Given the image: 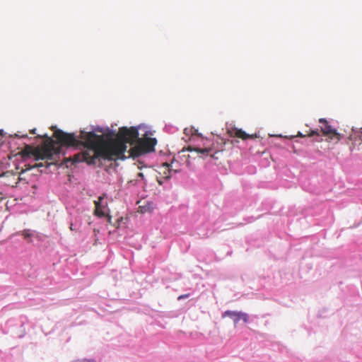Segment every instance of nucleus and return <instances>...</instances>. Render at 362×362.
Segmentation results:
<instances>
[{
  "mask_svg": "<svg viewBox=\"0 0 362 362\" xmlns=\"http://www.w3.org/2000/svg\"><path fill=\"white\" fill-rule=\"evenodd\" d=\"M57 142L62 146L79 147L86 149L74 156V162L85 161L88 165H100L101 160H116L123 159L127 150V144L133 145L139 139L138 129L122 127L119 129L117 138L105 139L103 135H98L92 132L81 130L78 136L57 129L54 133Z\"/></svg>",
  "mask_w": 362,
  "mask_h": 362,
  "instance_id": "f257e3e1",
  "label": "nucleus"
},
{
  "mask_svg": "<svg viewBox=\"0 0 362 362\" xmlns=\"http://www.w3.org/2000/svg\"><path fill=\"white\" fill-rule=\"evenodd\" d=\"M59 147L57 146L56 142L51 138H47L42 146L33 147L26 145L23 153L27 156H33L35 160H51L54 155L59 153Z\"/></svg>",
  "mask_w": 362,
  "mask_h": 362,
  "instance_id": "f03ea898",
  "label": "nucleus"
},
{
  "mask_svg": "<svg viewBox=\"0 0 362 362\" xmlns=\"http://www.w3.org/2000/svg\"><path fill=\"white\" fill-rule=\"evenodd\" d=\"M226 144V141L224 139L221 137H218L215 141L212 142V144L210 146H205L203 148H192L189 147L187 148L189 151H195L198 153H200L202 156V158H205L207 156H210L212 158L217 159V157H216V155L221 152L224 150V146Z\"/></svg>",
  "mask_w": 362,
  "mask_h": 362,
  "instance_id": "7ed1b4c3",
  "label": "nucleus"
},
{
  "mask_svg": "<svg viewBox=\"0 0 362 362\" xmlns=\"http://www.w3.org/2000/svg\"><path fill=\"white\" fill-rule=\"evenodd\" d=\"M319 122L322 124L320 129L322 134L327 137V141H334L337 143L341 140V135L337 132V129L332 128L325 119H320Z\"/></svg>",
  "mask_w": 362,
  "mask_h": 362,
  "instance_id": "20e7f679",
  "label": "nucleus"
},
{
  "mask_svg": "<svg viewBox=\"0 0 362 362\" xmlns=\"http://www.w3.org/2000/svg\"><path fill=\"white\" fill-rule=\"evenodd\" d=\"M156 139L154 138H139L136 148H137L139 153H148L154 151V146H156Z\"/></svg>",
  "mask_w": 362,
  "mask_h": 362,
  "instance_id": "39448f33",
  "label": "nucleus"
},
{
  "mask_svg": "<svg viewBox=\"0 0 362 362\" xmlns=\"http://www.w3.org/2000/svg\"><path fill=\"white\" fill-rule=\"evenodd\" d=\"M229 317L233 321L235 327L238 322L242 320L244 322H247L249 316L247 313L238 311L226 310L222 314V317Z\"/></svg>",
  "mask_w": 362,
  "mask_h": 362,
  "instance_id": "423d86ee",
  "label": "nucleus"
},
{
  "mask_svg": "<svg viewBox=\"0 0 362 362\" xmlns=\"http://www.w3.org/2000/svg\"><path fill=\"white\" fill-rule=\"evenodd\" d=\"M0 178H2L3 183L5 185L15 187L18 184L19 176L17 173L12 171H6L0 175Z\"/></svg>",
  "mask_w": 362,
  "mask_h": 362,
  "instance_id": "0eeeda50",
  "label": "nucleus"
},
{
  "mask_svg": "<svg viewBox=\"0 0 362 362\" xmlns=\"http://www.w3.org/2000/svg\"><path fill=\"white\" fill-rule=\"evenodd\" d=\"M228 134L230 137H237L243 140H247L248 139H255L257 138L256 134H249L245 132L242 130L241 129L238 128H232L227 131Z\"/></svg>",
  "mask_w": 362,
  "mask_h": 362,
  "instance_id": "6e6552de",
  "label": "nucleus"
},
{
  "mask_svg": "<svg viewBox=\"0 0 362 362\" xmlns=\"http://www.w3.org/2000/svg\"><path fill=\"white\" fill-rule=\"evenodd\" d=\"M104 199V196H100L98 199V200L94 201L95 204V210H94V214L100 218L105 216V212L103 210V206L101 205V202L103 199Z\"/></svg>",
  "mask_w": 362,
  "mask_h": 362,
  "instance_id": "1a4fd4ad",
  "label": "nucleus"
},
{
  "mask_svg": "<svg viewBox=\"0 0 362 362\" xmlns=\"http://www.w3.org/2000/svg\"><path fill=\"white\" fill-rule=\"evenodd\" d=\"M315 135H317L319 136V130L318 129H315V130H311L308 132H307L306 134H302L301 132H298V136H300V137H305V136H315Z\"/></svg>",
  "mask_w": 362,
  "mask_h": 362,
  "instance_id": "9d476101",
  "label": "nucleus"
},
{
  "mask_svg": "<svg viewBox=\"0 0 362 362\" xmlns=\"http://www.w3.org/2000/svg\"><path fill=\"white\" fill-rule=\"evenodd\" d=\"M21 235L23 236L24 239L28 240V238H30L33 235L31 231L28 229L23 230L21 232Z\"/></svg>",
  "mask_w": 362,
  "mask_h": 362,
  "instance_id": "9b49d317",
  "label": "nucleus"
},
{
  "mask_svg": "<svg viewBox=\"0 0 362 362\" xmlns=\"http://www.w3.org/2000/svg\"><path fill=\"white\" fill-rule=\"evenodd\" d=\"M148 209H146V206H139V211L141 213H145V212L148 211Z\"/></svg>",
  "mask_w": 362,
  "mask_h": 362,
  "instance_id": "f8f14e48",
  "label": "nucleus"
},
{
  "mask_svg": "<svg viewBox=\"0 0 362 362\" xmlns=\"http://www.w3.org/2000/svg\"><path fill=\"white\" fill-rule=\"evenodd\" d=\"M5 199V196L2 192L0 191V202Z\"/></svg>",
  "mask_w": 362,
  "mask_h": 362,
  "instance_id": "ddd939ff",
  "label": "nucleus"
},
{
  "mask_svg": "<svg viewBox=\"0 0 362 362\" xmlns=\"http://www.w3.org/2000/svg\"><path fill=\"white\" fill-rule=\"evenodd\" d=\"M188 296H189V294L182 295V296H180L178 297V299L180 300V299H182V298H187Z\"/></svg>",
  "mask_w": 362,
  "mask_h": 362,
  "instance_id": "4468645a",
  "label": "nucleus"
},
{
  "mask_svg": "<svg viewBox=\"0 0 362 362\" xmlns=\"http://www.w3.org/2000/svg\"><path fill=\"white\" fill-rule=\"evenodd\" d=\"M44 165L42 163H36L34 167H36V168H40V167H42Z\"/></svg>",
  "mask_w": 362,
  "mask_h": 362,
  "instance_id": "2eb2a0df",
  "label": "nucleus"
},
{
  "mask_svg": "<svg viewBox=\"0 0 362 362\" xmlns=\"http://www.w3.org/2000/svg\"><path fill=\"white\" fill-rule=\"evenodd\" d=\"M69 228L71 230H76V228L74 227L73 223H71Z\"/></svg>",
  "mask_w": 362,
  "mask_h": 362,
  "instance_id": "dca6fc26",
  "label": "nucleus"
},
{
  "mask_svg": "<svg viewBox=\"0 0 362 362\" xmlns=\"http://www.w3.org/2000/svg\"><path fill=\"white\" fill-rule=\"evenodd\" d=\"M84 362H95L94 360H86Z\"/></svg>",
  "mask_w": 362,
  "mask_h": 362,
  "instance_id": "f3484780",
  "label": "nucleus"
},
{
  "mask_svg": "<svg viewBox=\"0 0 362 362\" xmlns=\"http://www.w3.org/2000/svg\"><path fill=\"white\" fill-rule=\"evenodd\" d=\"M30 132H31L32 134H35V129H34L31 130V131H30Z\"/></svg>",
  "mask_w": 362,
  "mask_h": 362,
  "instance_id": "a211bd4d",
  "label": "nucleus"
},
{
  "mask_svg": "<svg viewBox=\"0 0 362 362\" xmlns=\"http://www.w3.org/2000/svg\"><path fill=\"white\" fill-rule=\"evenodd\" d=\"M0 134H1V136H4L3 130H1V131H0Z\"/></svg>",
  "mask_w": 362,
  "mask_h": 362,
  "instance_id": "6ab92c4d",
  "label": "nucleus"
},
{
  "mask_svg": "<svg viewBox=\"0 0 362 362\" xmlns=\"http://www.w3.org/2000/svg\"><path fill=\"white\" fill-rule=\"evenodd\" d=\"M165 165L167 167V168H169V165L168 163H165Z\"/></svg>",
  "mask_w": 362,
  "mask_h": 362,
  "instance_id": "aec40b11",
  "label": "nucleus"
}]
</instances>
